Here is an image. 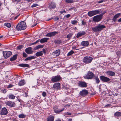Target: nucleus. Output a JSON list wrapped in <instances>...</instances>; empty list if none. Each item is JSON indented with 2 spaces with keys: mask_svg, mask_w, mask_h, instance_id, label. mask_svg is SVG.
Listing matches in <instances>:
<instances>
[{
  "mask_svg": "<svg viewBox=\"0 0 121 121\" xmlns=\"http://www.w3.org/2000/svg\"><path fill=\"white\" fill-rule=\"evenodd\" d=\"M100 79L102 81L105 82H107L109 81L110 79L108 77H106L104 76H100Z\"/></svg>",
  "mask_w": 121,
  "mask_h": 121,
  "instance_id": "obj_12",
  "label": "nucleus"
},
{
  "mask_svg": "<svg viewBox=\"0 0 121 121\" xmlns=\"http://www.w3.org/2000/svg\"><path fill=\"white\" fill-rule=\"evenodd\" d=\"M65 2L66 3H72L74 2L73 0H65Z\"/></svg>",
  "mask_w": 121,
  "mask_h": 121,
  "instance_id": "obj_37",
  "label": "nucleus"
},
{
  "mask_svg": "<svg viewBox=\"0 0 121 121\" xmlns=\"http://www.w3.org/2000/svg\"><path fill=\"white\" fill-rule=\"evenodd\" d=\"M94 77V74L91 72L89 71L84 77L87 79H91Z\"/></svg>",
  "mask_w": 121,
  "mask_h": 121,
  "instance_id": "obj_5",
  "label": "nucleus"
},
{
  "mask_svg": "<svg viewBox=\"0 0 121 121\" xmlns=\"http://www.w3.org/2000/svg\"><path fill=\"white\" fill-rule=\"evenodd\" d=\"M46 48L43 49V50L42 52H43L45 54L46 53Z\"/></svg>",
  "mask_w": 121,
  "mask_h": 121,
  "instance_id": "obj_50",
  "label": "nucleus"
},
{
  "mask_svg": "<svg viewBox=\"0 0 121 121\" xmlns=\"http://www.w3.org/2000/svg\"><path fill=\"white\" fill-rule=\"evenodd\" d=\"M120 15V13H118L115 15L112 19L113 21L114 22H115L116 20V19L119 17Z\"/></svg>",
  "mask_w": 121,
  "mask_h": 121,
  "instance_id": "obj_26",
  "label": "nucleus"
},
{
  "mask_svg": "<svg viewBox=\"0 0 121 121\" xmlns=\"http://www.w3.org/2000/svg\"><path fill=\"white\" fill-rule=\"evenodd\" d=\"M60 53V50L58 49L56 50L53 53V55L54 56H59Z\"/></svg>",
  "mask_w": 121,
  "mask_h": 121,
  "instance_id": "obj_18",
  "label": "nucleus"
},
{
  "mask_svg": "<svg viewBox=\"0 0 121 121\" xmlns=\"http://www.w3.org/2000/svg\"><path fill=\"white\" fill-rule=\"evenodd\" d=\"M3 54L5 59H6L10 57L12 54V52L10 51H5L3 52Z\"/></svg>",
  "mask_w": 121,
  "mask_h": 121,
  "instance_id": "obj_8",
  "label": "nucleus"
},
{
  "mask_svg": "<svg viewBox=\"0 0 121 121\" xmlns=\"http://www.w3.org/2000/svg\"><path fill=\"white\" fill-rule=\"evenodd\" d=\"M104 0H101L99 1H98V3L99 4L100 3H102L104 2Z\"/></svg>",
  "mask_w": 121,
  "mask_h": 121,
  "instance_id": "obj_55",
  "label": "nucleus"
},
{
  "mask_svg": "<svg viewBox=\"0 0 121 121\" xmlns=\"http://www.w3.org/2000/svg\"><path fill=\"white\" fill-rule=\"evenodd\" d=\"M118 21L119 22H121V18H120V19H119L118 20Z\"/></svg>",
  "mask_w": 121,
  "mask_h": 121,
  "instance_id": "obj_61",
  "label": "nucleus"
},
{
  "mask_svg": "<svg viewBox=\"0 0 121 121\" xmlns=\"http://www.w3.org/2000/svg\"><path fill=\"white\" fill-rule=\"evenodd\" d=\"M25 51L27 54H31L33 53V51L31 47H29L26 48L25 50Z\"/></svg>",
  "mask_w": 121,
  "mask_h": 121,
  "instance_id": "obj_16",
  "label": "nucleus"
},
{
  "mask_svg": "<svg viewBox=\"0 0 121 121\" xmlns=\"http://www.w3.org/2000/svg\"><path fill=\"white\" fill-rule=\"evenodd\" d=\"M93 60V58L90 56H86L83 59V62L85 64H88L91 63Z\"/></svg>",
  "mask_w": 121,
  "mask_h": 121,
  "instance_id": "obj_4",
  "label": "nucleus"
},
{
  "mask_svg": "<svg viewBox=\"0 0 121 121\" xmlns=\"http://www.w3.org/2000/svg\"><path fill=\"white\" fill-rule=\"evenodd\" d=\"M4 25L9 28L11 26V24L9 23H5L4 24Z\"/></svg>",
  "mask_w": 121,
  "mask_h": 121,
  "instance_id": "obj_35",
  "label": "nucleus"
},
{
  "mask_svg": "<svg viewBox=\"0 0 121 121\" xmlns=\"http://www.w3.org/2000/svg\"><path fill=\"white\" fill-rule=\"evenodd\" d=\"M86 34V32L84 31H82L79 32L77 35L76 37L77 38H78L80 37L82 35H84Z\"/></svg>",
  "mask_w": 121,
  "mask_h": 121,
  "instance_id": "obj_19",
  "label": "nucleus"
},
{
  "mask_svg": "<svg viewBox=\"0 0 121 121\" xmlns=\"http://www.w3.org/2000/svg\"><path fill=\"white\" fill-rule=\"evenodd\" d=\"M88 93L87 90H83L80 92L79 94L80 95L84 97L86 96L88 94Z\"/></svg>",
  "mask_w": 121,
  "mask_h": 121,
  "instance_id": "obj_13",
  "label": "nucleus"
},
{
  "mask_svg": "<svg viewBox=\"0 0 121 121\" xmlns=\"http://www.w3.org/2000/svg\"><path fill=\"white\" fill-rule=\"evenodd\" d=\"M37 23H35V24H34V25H32V27H34V26H35L37 25Z\"/></svg>",
  "mask_w": 121,
  "mask_h": 121,
  "instance_id": "obj_57",
  "label": "nucleus"
},
{
  "mask_svg": "<svg viewBox=\"0 0 121 121\" xmlns=\"http://www.w3.org/2000/svg\"><path fill=\"white\" fill-rule=\"evenodd\" d=\"M49 39V38H45L41 39L40 41V42L41 43L46 42Z\"/></svg>",
  "mask_w": 121,
  "mask_h": 121,
  "instance_id": "obj_23",
  "label": "nucleus"
},
{
  "mask_svg": "<svg viewBox=\"0 0 121 121\" xmlns=\"http://www.w3.org/2000/svg\"><path fill=\"white\" fill-rule=\"evenodd\" d=\"M61 78L60 75H57L52 77L51 79V81L53 82L59 81Z\"/></svg>",
  "mask_w": 121,
  "mask_h": 121,
  "instance_id": "obj_7",
  "label": "nucleus"
},
{
  "mask_svg": "<svg viewBox=\"0 0 121 121\" xmlns=\"http://www.w3.org/2000/svg\"><path fill=\"white\" fill-rule=\"evenodd\" d=\"M46 93L45 92H43L42 93V95L44 97H45L46 96Z\"/></svg>",
  "mask_w": 121,
  "mask_h": 121,
  "instance_id": "obj_46",
  "label": "nucleus"
},
{
  "mask_svg": "<svg viewBox=\"0 0 121 121\" xmlns=\"http://www.w3.org/2000/svg\"><path fill=\"white\" fill-rule=\"evenodd\" d=\"M14 86V85H13L11 84H10L9 85H8L7 86V88H11L12 87Z\"/></svg>",
  "mask_w": 121,
  "mask_h": 121,
  "instance_id": "obj_44",
  "label": "nucleus"
},
{
  "mask_svg": "<svg viewBox=\"0 0 121 121\" xmlns=\"http://www.w3.org/2000/svg\"><path fill=\"white\" fill-rule=\"evenodd\" d=\"M70 106V105L67 104V105H65L64 107L65 108H69Z\"/></svg>",
  "mask_w": 121,
  "mask_h": 121,
  "instance_id": "obj_51",
  "label": "nucleus"
},
{
  "mask_svg": "<svg viewBox=\"0 0 121 121\" xmlns=\"http://www.w3.org/2000/svg\"><path fill=\"white\" fill-rule=\"evenodd\" d=\"M19 16V15H17V16H16L14 18V20L16 19L17 18V17H18Z\"/></svg>",
  "mask_w": 121,
  "mask_h": 121,
  "instance_id": "obj_59",
  "label": "nucleus"
},
{
  "mask_svg": "<svg viewBox=\"0 0 121 121\" xmlns=\"http://www.w3.org/2000/svg\"><path fill=\"white\" fill-rule=\"evenodd\" d=\"M18 66L23 67H28L29 65L27 64H21L18 65Z\"/></svg>",
  "mask_w": 121,
  "mask_h": 121,
  "instance_id": "obj_24",
  "label": "nucleus"
},
{
  "mask_svg": "<svg viewBox=\"0 0 121 121\" xmlns=\"http://www.w3.org/2000/svg\"><path fill=\"white\" fill-rule=\"evenodd\" d=\"M121 116V113L117 112L114 114V116L115 117H117Z\"/></svg>",
  "mask_w": 121,
  "mask_h": 121,
  "instance_id": "obj_22",
  "label": "nucleus"
},
{
  "mask_svg": "<svg viewBox=\"0 0 121 121\" xmlns=\"http://www.w3.org/2000/svg\"><path fill=\"white\" fill-rule=\"evenodd\" d=\"M72 119H68V121H72Z\"/></svg>",
  "mask_w": 121,
  "mask_h": 121,
  "instance_id": "obj_63",
  "label": "nucleus"
},
{
  "mask_svg": "<svg viewBox=\"0 0 121 121\" xmlns=\"http://www.w3.org/2000/svg\"><path fill=\"white\" fill-rule=\"evenodd\" d=\"M18 116L20 118H24L26 117V115L22 113L19 114Z\"/></svg>",
  "mask_w": 121,
  "mask_h": 121,
  "instance_id": "obj_34",
  "label": "nucleus"
},
{
  "mask_svg": "<svg viewBox=\"0 0 121 121\" xmlns=\"http://www.w3.org/2000/svg\"><path fill=\"white\" fill-rule=\"evenodd\" d=\"M72 36V34H68L67 36V38L68 39H69Z\"/></svg>",
  "mask_w": 121,
  "mask_h": 121,
  "instance_id": "obj_40",
  "label": "nucleus"
},
{
  "mask_svg": "<svg viewBox=\"0 0 121 121\" xmlns=\"http://www.w3.org/2000/svg\"><path fill=\"white\" fill-rule=\"evenodd\" d=\"M58 32L56 31L51 32L47 33L46 35V36L49 37L54 36Z\"/></svg>",
  "mask_w": 121,
  "mask_h": 121,
  "instance_id": "obj_15",
  "label": "nucleus"
},
{
  "mask_svg": "<svg viewBox=\"0 0 121 121\" xmlns=\"http://www.w3.org/2000/svg\"><path fill=\"white\" fill-rule=\"evenodd\" d=\"M23 47V46L22 45H20L17 47V48L18 49L20 50Z\"/></svg>",
  "mask_w": 121,
  "mask_h": 121,
  "instance_id": "obj_39",
  "label": "nucleus"
},
{
  "mask_svg": "<svg viewBox=\"0 0 121 121\" xmlns=\"http://www.w3.org/2000/svg\"><path fill=\"white\" fill-rule=\"evenodd\" d=\"M74 53V52L72 50H71L68 53L67 56H69L73 54Z\"/></svg>",
  "mask_w": 121,
  "mask_h": 121,
  "instance_id": "obj_38",
  "label": "nucleus"
},
{
  "mask_svg": "<svg viewBox=\"0 0 121 121\" xmlns=\"http://www.w3.org/2000/svg\"><path fill=\"white\" fill-rule=\"evenodd\" d=\"M105 28L106 27L104 25L99 24L97 26L92 27L91 29L93 31L96 32L101 31Z\"/></svg>",
  "mask_w": 121,
  "mask_h": 121,
  "instance_id": "obj_1",
  "label": "nucleus"
},
{
  "mask_svg": "<svg viewBox=\"0 0 121 121\" xmlns=\"http://www.w3.org/2000/svg\"><path fill=\"white\" fill-rule=\"evenodd\" d=\"M2 4V3L1 2V1H0V7L1 5Z\"/></svg>",
  "mask_w": 121,
  "mask_h": 121,
  "instance_id": "obj_64",
  "label": "nucleus"
},
{
  "mask_svg": "<svg viewBox=\"0 0 121 121\" xmlns=\"http://www.w3.org/2000/svg\"><path fill=\"white\" fill-rule=\"evenodd\" d=\"M70 16V14H68L66 15V17L67 18H69Z\"/></svg>",
  "mask_w": 121,
  "mask_h": 121,
  "instance_id": "obj_58",
  "label": "nucleus"
},
{
  "mask_svg": "<svg viewBox=\"0 0 121 121\" xmlns=\"http://www.w3.org/2000/svg\"><path fill=\"white\" fill-rule=\"evenodd\" d=\"M106 73L107 75L111 76H113L115 74V72L110 71H107Z\"/></svg>",
  "mask_w": 121,
  "mask_h": 121,
  "instance_id": "obj_17",
  "label": "nucleus"
},
{
  "mask_svg": "<svg viewBox=\"0 0 121 121\" xmlns=\"http://www.w3.org/2000/svg\"><path fill=\"white\" fill-rule=\"evenodd\" d=\"M54 119V116H50L48 117L47 120L48 121H53Z\"/></svg>",
  "mask_w": 121,
  "mask_h": 121,
  "instance_id": "obj_27",
  "label": "nucleus"
},
{
  "mask_svg": "<svg viewBox=\"0 0 121 121\" xmlns=\"http://www.w3.org/2000/svg\"><path fill=\"white\" fill-rule=\"evenodd\" d=\"M39 42V40H38L35 42V43H37Z\"/></svg>",
  "mask_w": 121,
  "mask_h": 121,
  "instance_id": "obj_62",
  "label": "nucleus"
},
{
  "mask_svg": "<svg viewBox=\"0 0 121 121\" xmlns=\"http://www.w3.org/2000/svg\"><path fill=\"white\" fill-rule=\"evenodd\" d=\"M57 109V107L56 106L54 107L53 108V109Z\"/></svg>",
  "mask_w": 121,
  "mask_h": 121,
  "instance_id": "obj_60",
  "label": "nucleus"
},
{
  "mask_svg": "<svg viewBox=\"0 0 121 121\" xmlns=\"http://www.w3.org/2000/svg\"><path fill=\"white\" fill-rule=\"evenodd\" d=\"M54 19L55 21H56L57 20H58L59 18H58V17H55L54 18Z\"/></svg>",
  "mask_w": 121,
  "mask_h": 121,
  "instance_id": "obj_54",
  "label": "nucleus"
},
{
  "mask_svg": "<svg viewBox=\"0 0 121 121\" xmlns=\"http://www.w3.org/2000/svg\"><path fill=\"white\" fill-rule=\"evenodd\" d=\"M111 106V104H107L105 106V107L106 108H108L110 107Z\"/></svg>",
  "mask_w": 121,
  "mask_h": 121,
  "instance_id": "obj_49",
  "label": "nucleus"
},
{
  "mask_svg": "<svg viewBox=\"0 0 121 121\" xmlns=\"http://www.w3.org/2000/svg\"><path fill=\"white\" fill-rule=\"evenodd\" d=\"M65 109L64 108H63L61 110H58L56 109H54V110L55 112L56 113H58L61 112L63 111Z\"/></svg>",
  "mask_w": 121,
  "mask_h": 121,
  "instance_id": "obj_30",
  "label": "nucleus"
},
{
  "mask_svg": "<svg viewBox=\"0 0 121 121\" xmlns=\"http://www.w3.org/2000/svg\"><path fill=\"white\" fill-rule=\"evenodd\" d=\"M106 12L105 11L104 12H103L101 14H100V15H102V16L103 17V15Z\"/></svg>",
  "mask_w": 121,
  "mask_h": 121,
  "instance_id": "obj_56",
  "label": "nucleus"
},
{
  "mask_svg": "<svg viewBox=\"0 0 121 121\" xmlns=\"http://www.w3.org/2000/svg\"><path fill=\"white\" fill-rule=\"evenodd\" d=\"M64 114L65 115H71L72 114L71 113L68 112H65L64 113Z\"/></svg>",
  "mask_w": 121,
  "mask_h": 121,
  "instance_id": "obj_48",
  "label": "nucleus"
},
{
  "mask_svg": "<svg viewBox=\"0 0 121 121\" xmlns=\"http://www.w3.org/2000/svg\"><path fill=\"white\" fill-rule=\"evenodd\" d=\"M36 58L35 56H31L29 57L26 58L25 60V61H27L29 60H31L32 59H35Z\"/></svg>",
  "mask_w": 121,
  "mask_h": 121,
  "instance_id": "obj_28",
  "label": "nucleus"
},
{
  "mask_svg": "<svg viewBox=\"0 0 121 121\" xmlns=\"http://www.w3.org/2000/svg\"><path fill=\"white\" fill-rule=\"evenodd\" d=\"M38 6V5L37 4H34L33 5H32L31 7H36Z\"/></svg>",
  "mask_w": 121,
  "mask_h": 121,
  "instance_id": "obj_47",
  "label": "nucleus"
},
{
  "mask_svg": "<svg viewBox=\"0 0 121 121\" xmlns=\"http://www.w3.org/2000/svg\"><path fill=\"white\" fill-rule=\"evenodd\" d=\"M22 56L23 57H26L27 56V55L25 52H24L23 53Z\"/></svg>",
  "mask_w": 121,
  "mask_h": 121,
  "instance_id": "obj_41",
  "label": "nucleus"
},
{
  "mask_svg": "<svg viewBox=\"0 0 121 121\" xmlns=\"http://www.w3.org/2000/svg\"><path fill=\"white\" fill-rule=\"evenodd\" d=\"M5 104L11 107H13L15 106V103L11 101H7L5 102Z\"/></svg>",
  "mask_w": 121,
  "mask_h": 121,
  "instance_id": "obj_11",
  "label": "nucleus"
},
{
  "mask_svg": "<svg viewBox=\"0 0 121 121\" xmlns=\"http://www.w3.org/2000/svg\"><path fill=\"white\" fill-rule=\"evenodd\" d=\"M43 47V45H39L35 47V50H37L38 49L42 48Z\"/></svg>",
  "mask_w": 121,
  "mask_h": 121,
  "instance_id": "obj_36",
  "label": "nucleus"
},
{
  "mask_svg": "<svg viewBox=\"0 0 121 121\" xmlns=\"http://www.w3.org/2000/svg\"><path fill=\"white\" fill-rule=\"evenodd\" d=\"M60 83L59 82H56L53 85V88L55 90H57L60 88Z\"/></svg>",
  "mask_w": 121,
  "mask_h": 121,
  "instance_id": "obj_9",
  "label": "nucleus"
},
{
  "mask_svg": "<svg viewBox=\"0 0 121 121\" xmlns=\"http://www.w3.org/2000/svg\"><path fill=\"white\" fill-rule=\"evenodd\" d=\"M8 112L7 109L5 108H3L1 111L0 113L1 115H6Z\"/></svg>",
  "mask_w": 121,
  "mask_h": 121,
  "instance_id": "obj_14",
  "label": "nucleus"
},
{
  "mask_svg": "<svg viewBox=\"0 0 121 121\" xmlns=\"http://www.w3.org/2000/svg\"><path fill=\"white\" fill-rule=\"evenodd\" d=\"M61 14H62L64 13H65L66 11L65 10H64L62 11H60L59 12Z\"/></svg>",
  "mask_w": 121,
  "mask_h": 121,
  "instance_id": "obj_53",
  "label": "nucleus"
},
{
  "mask_svg": "<svg viewBox=\"0 0 121 121\" xmlns=\"http://www.w3.org/2000/svg\"><path fill=\"white\" fill-rule=\"evenodd\" d=\"M26 28V22L22 21L17 24L16 29L17 30L19 31L24 30Z\"/></svg>",
  "mask_w": 121,
  "mask_h": 121,
  "instance_id": "obj_2",
  "label": "nucleus"
},
{
  "mask_svg": "<svg viewBox=\"0 0 121 121\" xmlns=\"http://www.w3.org/2000/svg\"><path fill=\"white\" fill-rule=\"evenodd\" d=\"M49 8L50 9H54L56 7V4L53 3H52L51 4H49Z\"/></svg>",
  "mask_w": 121,
  "mask_h": 121,
  "instance_id": "obj_21",
  "label": "nucleus"
},
{
  "mask_svg": "<svg viewBox=\"0 0 121 121\" xmlns=\"http://www.w3.org/2000/svg\"><path fill=\"white\" fill-rule=\"evenodd\" d=\"M71 23L73 24H74L77 23V21L76 20H73L71 22Z\"/></svg>",
  "mask_w": 121,
  "mask_h": 121,
  "instance_id": "obj_43",
  "label": "nucleus"
},
{
  "mask_svg": "<svg viewBox=\"0 0 121 121\" xmlns=\"http://www.w3.org/2000/svg\"><path fill=\"white\" fill-rule=\"evenodd\" d=\"M9 99H13L15 98V96L13 95L12 94H9Z\"/></svg>",
  "mask_w": 121,
  "mask_h": 121,
  "instance_id": "obj_33",
  "label": "nucleus"
},
{
  "mask_svg": "<svg viewBox=\"0 0 121 121\" xmlns=\"http://www.w3.org/2000/svg\"><path fill=\"white\" fill-rule=\"evenodd\" d=\"M25 82L24 80H21L18 83V85L19 86H21L25 84Z\"/></svg>",
  "mask_w": 121,
  "mask_h": 121,
  "instance_id": "obj_25",
  "label": "nucleus"
},
{
  "mask_svg": "<svg viewBox=\"0 0 121 121\" xmlns=\"http://www.w3.org/2000/svg\"><path fill=\"white\" fill-rule=\"evenodd\" d=\"M101 10L91 11L88 12V16L91 17L95 15L100 14Z\"/></svg>",
  "mask_w": 121,
  "mask_h": 121,
  "instance_id": "obj_3",
  "label": "nucleus"
},
{
  "mask_svg": "<svg viewBox=\"0 0 121 121\" xmlns=\"http://www.w3.org/2000/svg\"><path fill=\"white\" fill-rule=\"evenodd\" d=\"M94 79L95 80V82L96 83L98 84L99 83L100 80L98 78V77L97 76L94 77Z\"/></svg>",
  "mask_w": 121,
  "mask_h": 121,
  "instance_id": "obj_32",
  "label": "nucleus"
},
{
  "mask_svg": "<svg viewBox=\"0 0 121 121\" xmlns=\"http://www.w3.org/2000/svg\"><path fill=\"white\" fill-rule=\"evenodd\" d=\"M82 25L84 26H85L86 25V22L83 21H82Z\"/></svg>",
  "mask_w": 121,
  "mask_h": 121,
  "instance_id": "obj_45",
  "label": "nucleus"
},
{
  "mask_svg": "<svg viewBox=\"0 0 121 121\" xmlns=\"http://www.w3.org/2000/svg\"><path fill=\"white\" fill-rule=\"evenodd\" d=\"M89 44V42L88 41H83L81 43V45L83 46L87 47Z\"/></svg>",
  "mask_w": 121,
  "mask_h": 121,
  "instance_id": "obj_20",
  "label": "nucleus"
},
{
  "mask_svg": "<svg viewBox=\"0 0 121 121\" xmlns=\"http://www.w3.org/2000/svg\"><path fill=\"white\" fill-rule=\"evenodd\" d=\"M12 1L14 2L17 3L19 2L20 1V0H12Z\"/></svg>",
  "mask_w": 121,
  "mask_h": 121,
  "instance_id": "obj_42",
  "label": "nucleus"
},
{
  "mask_svg": "<svg viewBox=\"0 0 121 121\" xmlns=\"http://www.w3.org/2000/svg\"><path fill=\"white\" fill-rule=\"evenodd\" d=\"M102 15H99L94 16L93 17V20L95 22H98L100 21L102 18Z\"/></svg>",
  "mask_w": 121,
  "mask_h": 121,
  "instance_id": "obj_6",
  "label": "nucleus"
},
{
  "mask_svg": "<svg viewBox=\"0 0 121 121\" xmlns=\"http://www.w3.org/2000/svg\"><path fill=\"white\" fill-rule=\"evenodd\" d=\"M2 92L4 93H5L6 92V89H4V90L2 91Z\"/></svg>",
  "mask_w": 121,
  "mask_h": 121,
  "instance_id": "obj_52",
  "label": "nucleus"
},
{
  "mask_svg": "<svg viewBox=\"0 0 121 121\" xmlns=\"http://www.w3.org/2000/svg\"><path fill=\"white\" fill-rule=\"evenodd\" d=\"M17 55H14L13 57L10 58V61H12L15 60L17 58Z\"/></svg>",
  "mask_w": 121,
  "mask_h": 121,
  "instance_id": "obj_31",
  "label": "nucleus"
},
{
  "mask_svg": "<svg viewBox=\"0 0 121 121\" xmlns=\"http://www.w3.org/2000/svg\"><path fill=\"white\" fill-rule=\"evenodd\" d=\"M43 55V53L42 51L38 52L35 53V55L37 56H40Z\"/></svg>",
  "mask_w": 121,
  "mask_h": 121,
  "instance_id": "obj_29",
  "label": "nucleus"
},
{
  "mask_svg": "<svg viewBox=\"0 0 121 121\" xmlns=\"http://www.w3.org/2000/svg\"><path fill=\"white\" fill-rule=\"evenodd\" d=\"M78 85L81 87H86L87 86L86 83L84 81H79Z\"/></svg>",
  "mask_w": 121,
  "mask_h": 121,
  "instance_id": "obj_10",
  "label": "nucleus"
}]
</instances>
